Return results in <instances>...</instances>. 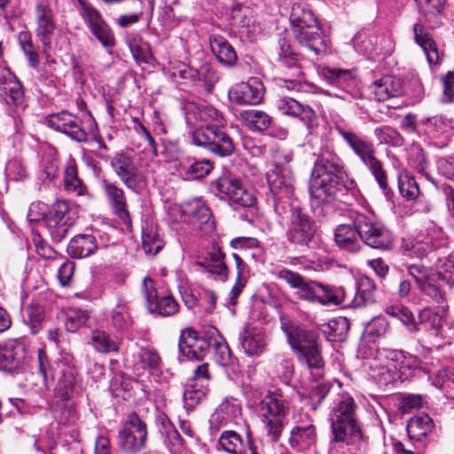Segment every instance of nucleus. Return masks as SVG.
<instances>
[{
  "instance_id": "f257e3e1",
  "label": "nucleus",
  "mask_w": 454,
  "mask_h": 454,
  "mask_svg": "<svg viewBox=\"0 0 454 454\" xmlns=\"http://www.w3.org/2000/svg\"><path fill=\"white\" fill-rule=\"evenodd\" d=\"M349 219L354 228L349 224H340L334 231V240L340 249L357 253L361 248L359 239L372 248L390 249L393 237L372 212L354 210L350 212Z\"/></svg>"
},
{
  "instance_id": "f03ea898",
  "label": "nucleus",
  "mask_w": 454,
  "mask_h": 454,
  "mask_svg": "<svg viewBox=\"0 0 454 454\" xmlns=\"http://www.w3.org/2000/svg\"><path fill=\"white\" fill-rule=\"evenodd\" d=\"M356 183L344 171L340 157L331 151L319 153L311 173L310 197L318 203L341 200L348 191L355 189Z\"/></svg>"
},
{
  "instance_id": "7ed1b4c3",
  "label": "nucleus",
  "mask_w": 454,
  "mask_h": 454,
  "mask_svg": "<svg viewBox=\"0 0 454 454\" xmlns=\"http://www.w3.org/2000/svg\"><path fill=\"white\" fill-rule=\"evenodd\" d=\"M329 421L334 442L356 445L363 441L358 405L350 394L344 392L337 395L329 412Z\"/></svg>"
},
{
  "instance_id": "20e7f679",
  "label": "nucleus",
  "mask_w": 454,
  "mask_h": 454,
  "mask_svg": "<svg viewBox=\"0 0 454 454\" xmlns=\"http://www.w3.org/2000/svg\"><path fill=\"white\" fill-rule=\"evenodd\" d=\"M277 277L284 280L292 289L298 299L319 303L324 306L339 305L345 301L347 293L342 288H334L322 283L307 279L300 273L289 269H281Z\"/></svg>"
},
{
  "instance_id": "39448f33",
  "label": "nucleus",
  "mask_w": 454,
  "mask_h": 454,
  "mask_svg": "<svg viewBox=\"0 0 454 454\" xmlns=\"http://www.w3.org/2000/svg\"><path fill=\"white\" fill-rule=\"evenodd\" d=\"M419 19L413 26L415 42L422 48L430 66L438 65L442 59L432 35L425 28L423 22L437 24V18L442 12L446 0H415Z\"/></svg>"
},
{
  "instance_id": "423d86ee",
  "label": "nucleus",
  "mask_w": 454,
  "mask_h": 454,
  "mask_svg": "<svg viewBox=\"0 0 454 454\" xmlns=\"http://www.w3.org/2000/svg\"><path fill=\"white\" fill-rule=\"evenodd\" d=\"M335 129L351 151L369 169L379 186L383 191H387L388 187L387 173L383 168V164L376 157V149L373 143L359 136L352 129L340 125H336Z\"/></svg>"
},
{
  "instance_id": "0eeeda50",
  "label": "nucleus",
  "mask_w": 454,
  "mask_h": 454,
  "mask_svg": "<svg viewBox=\"0 0 454 454\" xmlns=\"http://www.w3.org/2000/svg\"><path fill=\"white\" fill-rule=\"evenodd\" d=\"M286 334L300 362L305 363L309 369L319 370L324 367L318 335L315 332L291 326L286 330Z\"/></svg>"
},
{
  "instance_id": "6e6552de",
  "label": "nucleus",
  "mask_w": 454,
  "mask_h": 454,
  "mask_svg": "<svg viewBox=\"0 0 454 454\" xmlns=\"http://www.w3.org/2000/svg\"><path fill=\"white\" fill-rule=\"evenodd\" d=\"M288 410V401L278 390L268 391L258 404L259 414L273 442H277L282 433L283 420Z\"/></svg>"
},
{
  "instance_id": "1a4fd4ad",
  "label": "nucleus",
  "mask_w": 454,
  "mask_h": 454,
  "mask_svg": "<svg viewBox=\"0 0 454 454\" xmlns=\"http://www.w3.org/2000/svg\"><path fill=\"white\" fill-rule=\"evenodd\" d=\"M293 153H278L272 168L266 173L270 192L275 198H289L294 191V176L289 165Z\"/></svg>"
},
{
  "instance_id": "9d476101",
  "label": "nucleus",
  "mask_w": 454,
  "mask_h": 454,
  "mask_svg": "<svg viewBox=\"0 0 454 454\" xmlns=\"http://www.w3.org/2000/svg\"><path fill=\"white\" fill-rule=\"evenodd\" d=\"M192 137L196 145L219 157L231 156L236 149L233 138L221 125H201L192 132Z\"/></svg>"
},
{
  "instance_id": "9b49d317",
  "label": "nucleus",
  "mask_w": 454,
  "mask_h": 454,
  "mask_svg": "<svg viewBox=\"0 0 454 454\" xmlns=\"http://www.w3.org/2000/svg\"><path fill=\"white\" fill-rule=\"evenodd\" d=\"M287 220L286 232L287 241L295 246L308 247L317 231L314 220L301 207L294 204L289 205Z\"/></svg>"
},
{
  "instance_id": "f8f14e48",
  "label": "nucleus",
  "mask_w": 454,
  "mask_h": 454,
  "mask_svg": "<svg viewBox=\"0 0 454 454\" xmlns=\"http://www.w3.org/2000/svg\"><path fill=\"white\" fill-rule=\"evenodd\" d=\"M43 224L53 242L64 239L74 225L68 204L64 200L56 201L43 216Z\"/></svg>"
},
{
  "instance_id": "ddd939ff",
  "label": "nucleus",
  "mask_w": 454,
  "mask_h": 454,
  "mask_svg": "<svg viewBox=\"0 0 454 454\" xmlns=\"http://www.w3.org/2000/svg\"><path fill=\"white\" fill-rule=\"evenodd\" d=\"M211 336L200 335L192 327L181 331L178 350L183 360L200 361L210 348Z\"/></svg>"
},
{
  "instance_id": "4468645a",
  "label": "nucleus",
  "mask_w": 454,
  "mask_h": 454,
  "mask_svg": "<svg viewBox=\"0 0 454 454\" xmlns=\"http://www.w3.org/2000/svg\"><path fill=\"white\" fill-rule=\"evenodd\" d=\"M46 123L51 129L67 136L75 142L88 141L89 135L82 126V121L67 111L48 115Z\"/></svg>"
},
{
  "instance_id": "2eb2a0df",
  "label": "nucleus",
  "mask_w": 454,
  "mask_h": 454,
  "mask_svg": "<svg viewBox=\"0 0 454 454\" xmlns=\"http://www.w3.org/2000/svg\"><path fill=\"white\" fill-rule=\"evenodd\" d=\"M27 358V347L21 340H9L0 347V370L19 372Z\"/></svg>"
},
{
  "instance_id": "dca6fc26",
  "label": "nucleus",
  "mask_w": 454,
  "mask_h": 454,
  "mask_svg": "<svg viewBox=\"0 0 454 454\" xmlns=\"http://www.w3.org/2000/svg\"><path fill=\"white\" fill-rule=\"evenodd\" d=\"M278 109L284 114L299 117L306 125L309 136L317 133L318 127L316 112L307 105H301L292 98H279L277 103Z\"/></svg>"
},
{
  "instance_id": "f3484780",
  "label": "nucleus",
  "mask_w": 454,
  "mask_h": 454,
  "mask_svg": "<svg viewBox=\"0 0 454 454\" xmlns=\"http://www.w3.org/2000/svg\"><path fill=\"white\" fill-rule=\"evenodd\" d=\"M35 35L44 50L51 45V39L56 30V22L52 8L48 3H37L35 8Z\"/></svg>"
},
{
  "instance_id": "a211bd4d",
  "label": "nucleus",
  "mask_w": 454,
  "mask_h": 454,
  "mask_svg": "<svg viewBox=\"0 0 454 454\" xmlns=\"http://www.w3.org/2000/svg\"><path fill=\"white\" fill-rule=\"evenodd\" d=\"M119 445L129 454H136L142 446V420L137 412H131L118 436Z\"/></svg>"
},
{
  "instance_id": "6ab92c4d",
  "label": "nucleus",
  "mask_w": 454,
  "mask_h": 454,
  "mask_svg": "<svg viewBox=\"0 0 454 454\" xmlns=\"http://www.w3.org/2000/svg\"><path fill=\"white\" fill-rule=\"evenodd\" d=\"M0 94L7 105L13 107H24L26 96L23 85L8 69L0 66Z\"/></svg>"
},
{
  "instance_id": "aec40b11",
  "label": "nucleus",
  "mask_w": 454,
  "mask_h": 454,
  "mask_svg": "<svg viewBox=\"0 0 454 454\" xmlns=\"http://www.w3.org/2000/svg\"><path fill=\"white\" fill-rule=\"evenodd\" d=\"M80 4V14L90 27L91 33L105 47H113L114 44V35L99 12L82 0Z\"/></svg>"
},
{
  "instance_id": "412c9836",
  "label": "nucleus",
  "mask_w": 454,
  "mask_h": 454,
  "mask_svg": "<svg viewBox=\"0 0 454 454\" xmlns=\"http://www.w3.org/2000/svg\"><path fill=\"white\" fill-rule=\"evenodd\" d=\"M182 214L191 218L192 224L205 234L211 233L215 229L212 213L206 203L200 199H193L182 206Z\"/></svg>"
},
{
  "instance_id": "4be33fe9",
  "label": "nucleus",
  "mask_w": 454,
  "mask_h": 454,
  "mask_svg": "<svg viewBox=\"0 0 454 454\" xmlns=\"http://www.w3.org/2000/svg\"><path fill=\"white\" fill-rule=\"evenodd\" d=\"M184 113L186 123L192 127L198 121L204 122V125H217L223 123L222 114L212 106L187 102L184 106Z\"/></svg>"
},
{
  "instance_id": "5701e85b",
  "label": "nucleus",
  "mask_w": 454,
  "mask_h": 454,
  "mask_svg": "<svg viewBox=\"0 0 454 454\" xmlns=\"http://www.w3.org/2000/svg\"><path fill=\"white\" fill-rule=\"evenodd\" d=\"M294 35L298 43L316 54L325 53L329 49V41L323 34L319 24L294 28Z\"/></svg>"
},
{
  "instance_id": "b1692460",
  "label": "nucleus",
  "mask_w": 454,
  "mask_h": 454,
  "mask_svg": "<svg viewBox=\"0 0 454 454\" xmlns=\"http://www.w3.org/2000/svg\"><path fill=\"white\" fill-rule=\"evenodd\" d=\"M262 90L263 84L257 78H252L236 85L230 91V98L239 105H257L262 99Z\"/></svg>"
},
{
  "instance_id": "393cba45",
  "label": "nucleus",
  "mask_w": 454,
  "mask_h": 454,
  "mask_svg": "<svg viewBox=\"0 0 454 454\" xmlns=\"http://www.w3.org/2000/svg\"><path fill=\"white\" fill-rule=\"evenodd\" d=\"M113 167L116 174L129 189L136 192H139L138 168L130 156L125 154L117 155L113 160Z\"/></svg>"
},
{
  "instance_id": "a878e982",
  "label": "nucleus",
  "mask_w": 454,
  "mask_h": 454,
  "mask_svg": "<svg viewBox=\"0 0 454 454\" xmlns=\"http://www.w3.org/2000/svg\"><path fill=\"white\" fill-rule=\"evenodd\" d=\"M317 440L316 427L311 421L300 423L293 427L288 439L292 449L297 451L309 450Z\"/></svg>"
},
{
  "instance_id": "bb28decb",
  "label": "nucleus",
  "mask_w": 454,
  "mask_h": 454,
  "mask_svg": "<svg viewBox=\"0 0 454 454\" xmlns=\"http://www.w3.org/2000/svg\"><path fill=\"white\" fill-rule=\"evenodd\" d=\"M103 185L106 199L114 214L123 222V223L129 225L130 217L126 208V200L123 191L114 184L108 183L106 181H104Z\"/></svg>"
},
{
  "instance_id": "cd10ccee",
  "label": "nucleus",
  "mask_w": 454,
  "mask_h": 454,
  "mask_svg": "<svg viewBox=\"0 0 454 454\" xmlns=\"http://www.w3.org/2000/svg\"><path fill=\"white\" fill-rule=\"evenodd\" d=\"M434 423L426 413H419L411 418L406 425L410 441L422 442L433 431Z\"/></svg>"
},
{
  "instance_id": "c85d7f7f",
  "label": "nucleus",
  "mask_w": 454,
  "mask_h": 454,
  "mask_svg": "<svg viewBox=\"0 0 454 454\" xmlns=\"http://www.w3.org/2000/svg\"><path fill=\"white\" fill-rule=\"evenodd\" d=\"M199 264L220 280L226 281L229 277L228 267L224 262V254L218 247H213Z\"/></svg>"
},
{
  "instance_id": "c756f323",
  "label": "nucleus",
  "mask_w": 454,
  "mask_h": 454,
  "mask_svg": "<svg viewBox=\"0 0 454 454\" xmlns=\"http://www.w3.org/2000/svg\"><path fill=\"white\" fill-rule=\"evenodd\" d=\"M239 341L247 355L257 356L264 348L265 336L261 329L247 327L239 334Z\"/></svg>"
},
{
  "instance_id": "7c9ffc66",
  "label": "nucleus",
  "mask_w": 454,
  "mask_h": 454,
  "mask_svg": "<svg viewBox=\"0 0 454 454\" xmlns=\"http://www.w3.org/2000/svg\"><path fill=\"white\" fill-rule=\"evenodd\" d=\"M374 98L378 101H386L390 98L398 97L402 94V86L398 79L385 75L373 82L371 85Z\"/></svg>"
},
{
  "instance_id": "2f4dec72",
  "label": "nucleus",
  "mask_w": 454,
  "mask_h": 454,
  "mask_svg": "<svg viewBox=\"0 0 454 454\" xmlns=\"http://www.w3.org/2000/svg\"><path fill=\"white\" fill-rule=\"evenodd\" d=\"M321 76L330 84L349 92L355 86L356 78L353 72L348 69H339L325 67L321 70Z\"/></svg>"
},
{
  "instance_id": "473e14b6",
  "label": "nucleus",
  "mask_w": 454,
  "mask_h": 454,
  "mask_svg": "<svg viewBox=\"0 0 454 454\" xmlns=\"http://www.w3.org/2000/svg\"><path fill=\"white\" fill-rule=\"evenodd\" d=\"M231 23L238 28L241 36L250 37L254 32V20L250 7L237 4L231 11Z\"/></svg>"
},
{
  "instance_id": "72a5a7b5",
  "label": "nucleus",
  "mask_w": 454,
  "mask_h": 454,
  "mask_svg": "<svg viewBox=\"0 0 454 454\" xmlns=\"http://www.w3.org/2000/svg\"><path fill=\"white\" fill-rule=\"evenodd\" d=\"M98 249V244L94 236L90 234H79L74 237L68 246L67 253L72 258H83L92 254Z\"/></svg>"
},
{
  "instance_id": "f704fd0d",
  "label": "nucleus",
  "mask_w": 454,
  "mask_h": 454,
  "mask_svg": "<svg viewBox=\"0 0 454 454\" xmlns=\"http://www.w3.org/2000/svg\"><path fill=\"white\" fill-rule=\"evenodd\" d=\"M232 258L235 262L237 276L235 283L229 294V301L230 304L234 306L237 304L240 294L247 286L249 278V267L238 253H233Z\"/></svg>"
},
{
  "instance_id": "c9c22d12",
  "label": "nucleus",
  "mask_w": 454,
  "mask_h": 454,
  "mask_svg": "<svg viewBox=\"0 0 454 454\" xmlns=\"http://www.w3.org/2000/svg\"><path fill=\"white\" fill-rule=\"evenodd\" d=\"M151 301L146 302L145 307L147 311L155 317H171L175 315L178 309L179 305L172 295H166L162 297L150 296Z\"/></svg>"
},
{
  "instance_id": "e433bc0d",
  "label": "nucleus",
  "mask_w": 454,
  "mask_h": 454,
  "mask_svg": "<svg viewBox=\"0 0 454 454\" xmlns=\"http://www.w3.org/2000/svg\"><path fill=\"white\" fill-rule=\"evenodd\" d=\"M219 444L222 448L231 454H247V450H252V442L250 436L243 441L240 435L234 431H224L219 438Z\"/></svg>"
},
{
  "instance_id": "4c0bfd02",
  "label": "nucleus",
  "mask_w": 454,
  "mask_h": 454,
  "mask_svg": "<svg viewBox=\"0 0 454 454\" xmlns=\"http://www.w3.org/2000/svg\"><path fill=\"white\" fill-rule=\"evenodd\" d=\"M57 389L61 398L67 401L75 395L81 394V381L77 379L76 372L74 369L68 368L62 372V376L59 380Z\"/></svg>"
},
{
  "instance_id": "58836bf2",
  "label": "nucleus",
  "mask_w": 454,
  "mask_h": 454,
  "mask_svg": "<svg viewBox=\"0 0 454 454\" xmlns=\"http://www.w3.org/2000/svg\"><path fill=\"white\" fill-rule=\"evenodd\" d=\"M210 47L220 63L224 66H233L237 61V54L231 43L223 36L210 38Z\"/></svg>"
},
{
  "instance_id": "ea45409f",
  "label": "nucleus",
  "mask_w": 454,
  "mask_h": 454,
  "mask_svg": "<svg viewBox=\"0 0 454 454\" xmlns=\"http://www.w3.org/2000/svg\"><path fill=\"white\" fill-rule=\"evenodd\" d=\"M240 119L253 131H264L272 127L273 120L267 113L249 109L240 112Z\"/></svg>"
},
{
  "instance_id": "a19ab883",
  "label": "nucleus",
  "mask_w": 454,
  "mask_h": 454,
  "mask_svg": "<svg viewBox=\"0 0 454 454\" xmlns=\"http://www.w3.org/2000/svg\"><path fill=\"white\" fill-rule=\"evenodd\" d=\"M59 175V161L55 148L47 146L43 149L40 162V179L51 182Z\"/></svg>"
},
{
  "instance_id": "79ce46f5",
  "label": "nucleus",
  "mask_w": 454,
  "mask_h": 454,
  "mask_svg": "<svg viewBox=\"0 0 454 454\" xmlns=\"http://www.w3.org/2000/svg\"><path fill=\"white\" fill-rule=\"evenodd\" d=\"M356 295L352 301L354 307H361L375 301V284L368 277H362L356 286Z\"/></svg>"
},
{
  "instance_id": "37998d69",
  "label": "nucleus",
  "mask_w": 454,
  "mask_h": 454,
  "mask_svg": "<svg viewBox=\"0 0 454 454\" xmlns=\"http://www.w3.org/2000/svg\"><path fill=\"white\" fill-rule=\"evenodd\" d=\"M290 21L293 29L306 27L307 26L318 23L312 11L307 8L304 4L301 3L293 4L290 13Z\"/></svg>"
},
{
  "instance_id": "c03bdc74",
  "label": "nucleus",
  "mask_w": 454,
  "mask_h": 454,
  "mask_svg": "<svg viewBox=\"0 0 454 454\" xmlns=\"http://www.w3.org/2000/svg\"><path fill=\"white\" fill-rule=\"evenodd\" d=\"M64 187L67 191L77 196H82L87 192L86 185L78 177L77 166L74 160H70L66 167Z\"/></svg>"
},
{
  "instance_id": "a18cd8bd",
  "label": "nucleus",
  "mask_w": 454,
  "mask_h": 454,
  "mask_svg": "<svg viewBox=\"0 0 454 454\" xmlns=\"http://www.w3.org/2000/svg\"><path fill=\"white\" fill-rule=\"evenodd\" d=\"M18 41L29 67L37 69L40 62L38 47L35 45L31 34L28 31H21L18 35Z\"/></svg>"
},
{
  "instance_id": "49530a36",
  "label": "nucleus",
  "mask_w": 454,
  "mask_h": 454,
  "mask_svg": "<svg viewBox=\"0 0 454 454\" xmlns=\"http://www.w3.org/2000/svg\"><path fill=\"white\" fill-rule=\"evenodd\" d=\"M242 183V180L238 177L225 175L216 180L215 187L221 196L226 197L232 203L235 195H237L236 192Z\"/></svg>"
},
{
  "instance_id": "de8ad7c7",
  "label": "nucleus",
  "mask_w": 454,
  "mask_h": 454,
  "mask_svg": "<svg viewBox=\"0 0 454 454\" xmlns=\"http://www.w3.org/2000/svg\"><path fill=\"white\" fill-rule=\"evenodd\" d=\"M210 348L214 349V359L219 365L229 367L234 364V358L229 346L221 338L212 337Z\"/></svg>"
},
{
  "instance_id": "09e8293b",
  "label": "nucleus",
  "mask_w": 454,
  "mask_h": 454,
  "mask_svg": "<svg viewBox=\"0 0 454 454\" xmlns=\"http://www.w3.org/2000/svg\"><path fill=\"white\" fill-rule=\"evenodd\" d=\"M349 330V322L346 317H339L329 321L325 333L331 341H342Z\"/></svg>"
},
{
  "instance_id": "8fccbe9b",
  "label": "nucleus",
  "mask_w": 454,
  "mask_h": 454,
  "mask_svg": "<svg viewBox=\"0 0 454 454\" xmlns=\"http://www.w3.org/2000/svg\"><path fill=\"white\" fill-rule=\"evenodd\" d=\"M373 134L380 145L400 146L403 141L400 133L395 129L388 125L375 128Z\"/></svg>"
},
{
  "instance_id": "3c124183",
  "label": "nucleus",
  "mask_w": 454,
  "mask_h": 454,
  "mask_svg": "<svg viewBox=\"0 0 454 454\" xmlns=\"http://www.w3.org/2000/svg\"><path fill=\"white\" fill-rule=\"evenodd\" d=\"M89 319L86 310L78 308L68 309L65 312V326L68 332L74 333L83 326Z\"/></svg>"
},
{
  "instance_id": "603ef678",
  "label": "nucleus",
  "mask_w": 454,
  "mask_h": 454,
  "mask_svg": "<svg viewBox=\"0 0 454 454\" xmlns=\"http://www.w3.org/2000/svg\"><path fill=\"white\" fill-rule=\"evenodd\" d=\"M146 224L150 232L146 234L144 232V253L155 255L162 249L164 242L159 239V234L156 231L157 226L153 222L150 223L147 222Z\"/></svg>"
},
{
  "instance_id": "864d4df0",
  "label": "nucleus",
  "mask_w": 454,
  "mask_h": 454,
  "mask_svg": "<svg viewBox=\"0 0 454 454\" xmlns=\"http://www.w3.org/2000/svg\"><path fill=\"white\" fill-rule=\"evenodd\" d=\"M90 344H91L98 352L101 353L117 350L115 342L110 339L106 332L100 330L91 332Z\"/></svg>"
},
{
  "instance_id": "5fc2aeb1",
  "label": "nucleus",
  "mask_w": 454,
  "mask_h": 454,
  "mask_svg": "<svg viewBox=\"0 0 454 454\" xmlns=\"http://www.w3.org/2000/svg\"><path fill=\"white\" fill-rule=\"evenodd\" d=\"M403 248V255L413 259H423L431 250L432 246L428 241L424 240H408Z\"/></svg>"
},
{
  "instance_id": "6e6d98bb",
  "label": "nucleus",
  "mask_w": 454,
  "mask_h": 454,
  "mask_svg": "<svg viewBox=\"0 0 454 454\" xmlns=\"http://www.w3.org/2000/svg\"><path fill=\"white\" fill-rule=\"evenodd\" d=\"M26 313L31 333H38L41 330V324L44 319L43 307L37 302H32L27 307Z\"/></svg>"
},
{
  "instance_id": "4d7b16f0",
  "label": "nucleus",
  "mask_w": 454,
  "mask_h": 454,
  "mask_svg": "<svg viewBox=\"0 0 454 454\" xmlns=\"http://www.w3.org/2000/svg\"><path fill=\"white\" fill-rule=\"evenodd\" d=\"M213 164L209 160H196L188 167H184V173L187 179H200L210 173Z\"/></svg>"
},
{
  "instance_id": "13d9d810",
  "label": "nucleus",
  "mask_w": 454,
  "mask_h": 454,
  "mask_svg": "<svg viewBox=\"0 0 454 454\" xmlns=\"http://www.w3.org/2000/svg\"><path fill=\"white\" fill-rule=\"evenodd\" d=\"M298 55L293 51L289 42L285 37H279L278 42V60L284 67H294Z\"/></svg>"
},
{
  "instance_id": "bf43d9fd",
  "label": "nucleus",
  "mask_w": 454,
  "mask_h": 454,
  "mask_svg": "<svg viewBox=\"0 0 454 454\" xmlns=\"http://www.w3.org/2000/svg\"><path fill=\"white\" fill-rule=\"evenodd\" d=\"M398 188L400 193L408 200H414L419 195V188L414 177L407 173L398 176Z\"/></svg>"
},
{
  "instance_id": "052dcab7",
  "label": "nucleus",
  "mask_w": 454,
  "mask_h": 454,
  "mask_svg": "<svg viewBox=\"0 0 454 454\" xmlns=\"http://www.w3.org/2000/svg\"><path fill=\"white\" fill-rule=\"evenodd\" d=\"M160 356L154 348H144V365H146L149 368L155 381L159 380L162 372L160 369Z\"/></svg>"
},
{
  "instance_id": "680f3d73",
  "label": "nucleus",
  "mask_w": 454,
  "mask_h": 454,
  "mask_svg": "<svg viewBox=\"0 0 454 454\" xmlns=\"http://www.w3.org/2000/svg\"><path fill=\"white\" fill-rule=\"evenodd\" d=\"M438 280V278L433 276L432 278H429L424 281L418 287L423 294L429 297L432 301L436 303H442L444 301V293L437 285Z\"/></svg>"
},
{
  "instance_id": "e2e57ef3",
  "label": "nucleus",
  "mask_w": 454,
  "mask_h": 454,
  "mask_svg": "<svg viewBox=\"0 0 454 454\" xmlns=\"http://www.w3.org/2000/svg\"><path fill=\"white\" fill-rule=\"evenodd\" d=\"M205 396V391L196 387L195 383L189 382L185 385L183 399L184 407L192 409Z\"/></svg>"
},
{
  "instance_id": "0e129e2a",
  "label": "nucleus",
  "mask_w": 454,
  "mask_h": 454,
  "mask_svg": "<svg viewBox=\"0 0 454 454\" xmlns=\"http://www.w3.org/2000/svg\"><path fill=\"white\" fill-rule=\"evenodd\" d=\"M6 176L13 181H21L27 177L26 166L18 159L8 161L5 168Z\"/></svg>"
},
{
  "instance_id": "69168bd1",
  "label": "nucleus",
  "mask_w": 454,
  "mask_h": 454,
  "mask_svg": "<svg viewBox=\"0 0 454 454\" xmlns=\"http://www.w3.org/2000/svg\"><path fill=\"white\" fill-rule=\"evenodd\" d=\"M408 274L413 278L417 286H420L427 278L433 277V270L420 263L407 265Z\"/></svg>"
},
{
  "instance_id": "338daca9",
  "label": "nucleus",
  "mask_w": 454,
  "mask_h": 454,
  "mask_svg": "<svg viewBox=\"0 0 454 454\" xmlns=\"http://www.w3.org/2000/svg\"><path fill=\"white\" fill-rule=\"evenodd\" d=\"M236 192L237 195H235L231 204L244 207H250L254 205L256 199L254 192L248 189L243 183Z\"/></svg>"
},
{
  "instance_id": "774afa93",
  "label": "nucleus",
  "mask_w": 454,
  "mask_h": 454,
  "mask_svg": "<svg viewBox=\"0 0 454 454\" xmlns=\"http://www.w3.org/2000/svg\"><path fill=\"white\" fill-rule=\"evenodd\" d=\"M443 93L441 98L442 103H450L454 99V71H449L441 77Z\"/></svg>"
}]
</instances>
